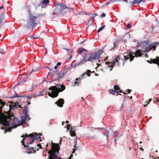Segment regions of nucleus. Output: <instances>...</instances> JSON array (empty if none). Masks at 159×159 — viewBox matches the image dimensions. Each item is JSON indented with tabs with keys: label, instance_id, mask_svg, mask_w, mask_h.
I'll return each mask as SVG.
<instances>
[{
	"label": "nucleus",
	"instance_id": "nucleus-1",
	"mask_svg": "<svg viewBox=\"0 0 159 159\" xmlns=\"http://www.w3.org/2000/svg\"><path fill=\"white\" fill-rule=\"evenodd\" d=\"M158 43L157 42H155L146 47L145 49L144 53H142L141 51L139 50H137L134 52L129 51L127 55H123L122 54L118 55L117 56H115L114 60H123V58H124V60H128V59L129 60H133L134 57H143L144 56L148 57V55L145 53V52H147L151 49H153L154 51L155 50L156 47Z\"/></svg>",
	"mask_w": 159,
	"mask_h": 159
},
{
	"label": "nucleus",
	"instance_id": "nucleus-2",
	"mask_svg": "<svg viewBox=\"0 0 159 159\" xmlns=\"http://www.w3.org/2000/svg\"><path fill=\"white\" fill-rule=\"evenodd\" d=\"M20 121L17 118H15L13 114L1 116L0 118V124L8 127L11 125L13 128H15L18 126L20 125Z\"/></svg>",
	"mask_w": 159,
	"mask_h": 159
},
{
	"label": "nucleus",
	"instance_id": "nucleus-3",
	"mask_svg": "<svg viewBox=\"0 0 159 159\" xmlns=\"http://www.w3.org/2000/svg\"><path fill=\"white\" fill-rule=\"evenodd\" d=\"M18 107V102L14 103L13 101H10L7 103L0 99V118L1 116L12 115L10 111Z\"/></svg>",
	"mask_w": 159,
	"mask_h": 159
},
{
	"label": "nucleus",
	"instance_id": "nucleus-4",
	"mask_svg": "<svg viewBox=\"0 0 159 159\" xmlns=\"http://www.w3.org/2000/svg\"><path fill=\"white\" fill-rule=\"evenodd\" d=\"M78 53L83 57V60L98 59L101 54L103 52V50H99L96 52L89 53L88 50L83 48H79L77 51Z\"/></svg>",
	"mask_w": 159,
	"mask_h": 159
},
{
	"label": "nucleus",
	"instance_id": "nucleus-5",
	"mask_svg": "<svg viewBox=\"0 0 159 159\" xmlns=\"http://www.w3.org/2000/svg\"><path fill=\"white\" fill-rule=\"evenodd\" d=\"M65 88V86L63 84H57L56 86L49 88V89L52 91L51 93L49 92L48 95L52 98L56 97L58 96L59 93L62 92Z\"/></svg>",
	"mask_w": 159,
	"mask_h": 159
},
{
	"label": "nucleus",
	"instance_id": "nucleus-6",
	"mask_svg": "<svg viewBox=\"0 0 159 159\" xmlns=\"http://www.w3.org/2000/svg\"><path fill=\"white\" fill-rule=\"evenodd\" d=\"M55 11L58 14L65 15L67 12H70L74 10V8H69L66 6L62 4L57 3L55 5Z\"/></svg>",
	"mask_w": 159,
	"mask_h": 159
},
{
	"label": "nucleus",
	"instance_id": "nucleus-7",
	"mask_svg": "<svg viewBox=\"0 0 159 159\" xmlns=\"http://www.w3.org/2000/svg\"><path fill=\"white\" fill-rule=\"evenodd\" d=\"M68 70V69H66L62 72H60L59 73L57 74L54 78L55 80H59L61 79L66 75V73Z\"/></svg>",
	"mask_w": 159,
	"mask_h": 159
},
{
	"label": "nucleus",
	"instance_id": "nucleus-8",
	"mask_svg": "<svg viewBox=\"0 0 159 159\" xmlns=\"http://www.w3.org/2000/svg\"><path fill=\"white\" fill-rule=\"evenodd\" d=\"M28 136H29V138H28V139L29 141H31V142L29 143L30 144H31L34 143L35 140L34 139L37 137L38 135L36 133H34L30 134L28 135Z\"/></svg>",
	"mask_w": 159,
	"mask_h": 159
},
{
	"label": "nucleus",
	"instance_id": "nucleus-9",
	"mask_svg": "<svg viewBox=\"0 0 159 159\" xmlns=\"http://www.w3.org/2000/svg\"><path fill=\"white\" fill-rule=\"evenodd\" d=\"M64 103V100L63 99H59L55 103L57 104L58 106L60 107H62Z\"/></svg>",
	"mask_w": 159,
	"mask_h": 159
},
{
	"label": "nucleus",
	"instance_id": "nucleus-10",
	"mask_svg": "<svg viewBox=\"0 0 159 159\" xmlns=\"http://www.w3.org/2000/svg\"><path fill=\"white\" fill-rule=\"evenodd\" d=\"M115 61H111V62H108V61H107L106 62V64L108 66L110 67H111V68L110 69V70H111L113 68V67L114 65V64L116 62H118V60H114Z\"/></svg>",
	"mask_w": 159,
	"mask_h": 159
},
{
	"label": "nucleus",
	"instance_id": "nucleus-11",
	"mask_svg": "<svg viewBox=\"0 0 159 159\" xmlns=\"http://www.w3.org/2000/svg\"><path fill=\"white\" fill-rule=\"evenodd\" d=\"M79 79L81 80V79L80 78L79 79L76 78L75 79V81L72 83V85L74 86H78L80 83V81H79Z\"/></svg>",
	"mask_w": 159,
	"mask_h": 159
},
{
	"label": "nucleus",
	"instance_id": "nucleus-12",
	"mask_svg": "<svg viewBox=\"0 0 159 159\" xmlns=\"http://www.w3.org/2000/svg\"><path fill=\"white\" fill-rule=\"evenodd\" d=\"M23 111L25 113V117H26V119H28V120H30V118L29 117V115L27 113L28 110L27 109L26 106H25L24 107V109H23Z\"/></svg>",
	"mask_w": 159,
	"mask_h": 159
},
{
	"label": "nucleus",
	"instance_id": "nucleus-13",
	"mask_svg": "<svg viewBox=\"0 0 159 159\" xmlns=\"http://www.w3.org/2000/svg\"><path fill=\"white\" fill-rule=\"evenodd\" d=\"M109 92L110 94H111L112 95H116V96H118L119 94L120 95H121L120 94H119V92L117 91V92L115 90H113V89H110L109 90Z\"/></svg>",
	"mask_w": 159,
	"mask_h": 159
},
{
	"label": "nucleus",
	"instance_id": "nucleus-14",
	"mask_svg": "<svg viewBox=\"0 0 159 159\" xmlns=\"http://www.w3.org/2000/svg\"><path fill=\"white\" fill-rule=\"evenodd\" d=\"M147 61L150 64L152 63L157 64L158 66H159V60H147Z\"/></svg>",
	"mask_w": 159,
	"mask_h": 159
},
{
	"label": "nucleus",
	"instance_id": "nucleus-15",
	"mask_svg": "<svg viewBox=\"0 0 159 159\" xmlns=\"http://www.w3.org/2000/svg\"><path fill=\"white\" fill-rule=\"evenodd\" d=\"M37 24L33 20H30L29 22L28 25L31 27L35 26Z\"/></svg>",
	"mask_w": 159,
	"mask_h": 159
},
{
	"label": "nucleus",
	"instance_id": "nucleus-16",
	"mask_svg": "<svg viewBox=\"0 0 159 159\" xmlns=\"http://www.w3.org/2000/svg\"><path fill=\"white\" fill-rule=\"evenodd\" d=\"M5 18L3 16H0V27L2 26L4 23L5 21Z\"/></svg>",
	"mask_w": 159,
	"mask_h": 159
},
{
	"label": "nucleus",
	"instance_id": "nucleus-17",
	"mask_svg": "<svg viewBox=\"0 0 159 159\" xmlns=\"http://www.w3.org/2000/svg\"><path fill=\"white\" fill-rule=\"evenodd\" d=\"M102 134L104 135L106 137L107 140H108V134H109L108 131L104 129L102 131Z\"/></svg>",
	"mask_w": 159,
	"mask_h": 159
},
{
	"label": "nucleus",
	"instance_id": "nucleus-18",
	"mask_svg": "<svg viewBox=\"0 0 159 159\" xmlns=\"http://www.w3.org/2000/svg\"><path fill=\"white\" fill-rule=\"evenodd\" d=\"M98 15L97 13L94 14L89 20V22H91L92 23L93 22L96 16Z\"/></svg>",
	"mask_w": 159,
	"mask_h": 159
},
{
	"label": "nucleus",
	"instance_id": "nucleus-19",
	"mask_svg": "<svg viewBox=\"0 0 159 159\" xmlns=\"http://www.w3.org/2000/svg\"><path fill=\"white\" fill-rule=\"evenodd\" d=\"M27 120L26 119H25V117L24 116H21V120L20 121V125H22L24 123H25L26 120Z\"/></svg>",
	"mask_w": 159,
	"mask_h": 159
},
{
	"label": "nucleus",
	"instance_id": "nucleus-20",
	"mask_svg": "<svg viewBox=\"0 0 159 159\" xmlns=\"http://www.w3.org/2000/svg\"><path fill=\"white\" fill-rule=\"evenodd\" d=\"M91 72V71L89 70H87V71L84 74H83L82 76H81L82 78H84V75H87L88 76H90V73Z\"/></svg>",
	"mask_w": 159,
	"mask_h": 159
},
{
	"label": "nucleus",
	"instance_id": "nucleus-21",
	"mask_svg": "<svg viewBox=\"0 0 159 159\" xmlns=\"http://www.w3.org/2000/svg\"><path fill=\"white\" fill-rule=\"evenodd\" d=\"M75 129H74L72 128H71V130L70 132V134L71 136H75V133L74 131Z\"/></svg>",
	"mask_w": 159,
	"mask_h": 159
},
{
	"label": "nucleus",
	"instance_id": "nucleus-22",
	"mask_svg": "<svg viewBox=\"0 0 159 159\" xmlns=\"http://www.w3.org/2000/svg\"><path fill=\"white\" fill-rule=\"evenodd\" d=\"M32 150H34V148H28L27 151V152L29 154L31 153L32 152Z\"/></svg>",
	"mask_w": 159,
	"mask_h": 159
},
{
	"label": "nucleus",
	"instance_id": "nucleus-23",
	"mask_svg": "<svg viewBox=\"0 0 159 159\" xmlns=\"http://www.w3.org/2000/svg\"><path fill=\"white\" fill-rule=\"evenodd\" d=\"M139 0H134L133 2H130V3L132 5H133V4H135V3H137L139 4Z\"/></svg>",
	"mask_w": 159,
	"mask_h": 159
},
{
	"label": "nucleus",
	"instance_id": "nucleus-24",
	"mask_svg": "<svg viewBox=\"0 0 159 159\" xmlns=\"http://www.w3.org/2000/svg\"><path fill=\"white\" fill-rule=\"evenodd\" d=\"M39 95V94H37L36 93L31 95H30L29 97L28 98H35L37 96H38Z\"/></svg>",
	"mask_w": 159,
	"mask_h": 159
},
{
	"label": "nucleus",
	"instance_id": "nucleus-25",
	"mask_svg": "<svg viewBox=\"0 0 159 159\" xmlns=\"http://www.w3.org/2000/svg\"><path fill=\"white\" fill-rule=\"evenodd\" d=\"M114 90L116 92L118 90L120 89V88H119L118 86L116 85H115L114 86Z\"/></svg>",
	"mask_w": 159,
	"mask_h": 159
},
{
	"label": "nucleus",
	"instance_id": "nucleus-26",
	"mask_svg": "<svg viewBox=\"0 0 159 159\" xmlns=\"http://www.w3.org/2000/svg\"><path fill=\"white\" fill-rule=\"evenodd\" d=\"M49 2V0H43L42 2V4L47 5Z\"/></svg>",
	"mask_w": 159,
	"mask_h": 159
},
{
	"label": "nucleus",
	"instance_id": "nucleus-27",
	"mask_svg": "<svg viewBox=\"0 0 159 159\" xmlns=\"http://www.w3.org/2000/svg\"><path fill=\"white\" fill-rule=\"evenodd\" d=\"M105 27V25H103V26H102L101 27H100L98 29V31H97V32L98 33H99V32H100L101 31H102V30Z\"/></svg>",
	"mask_w": 159,
	"mask_h": 159
},
{
	"label": "nucleus",
	"instance_id": "nucleus-28",
	"mask_svg": "<svg viewBox=\"0 0 159 159\" xmlns=\"http://www.w3.org/2000/svg\"><path fill=\"white\" fill-rule=\"evenodd\" d=\"M20 97V96H18L17 93L16 92L15 93V94L12 97H10V98H12L16 97Z\"/></svg>",
	"mask_w": 159,
	"mask_h": 159
},
{
	"label": "nucleus",
	"instance_id": "nucleus-29",
	"mask_svg": "<svg viewBox=\"0 0 159 159\" xmlns=\"http://www.w3.org/2000/svg\"><path fill=\"white\" fill-rule=\"evenodd\" d=\"M83 61H82V60L81 61H80L79 62L76 64L75 65V66H78L82 64H83Z\"/></svg>",
	"mask_w": 159,
	"mask_h": 159
},
{
	"label": "nucleus",
	"instance_id": "nucleus-30",
	"mask_svg": "<svg viewBox=\"0 0 159 159\" xmlns=\"http://www.w3.org/2000/svg\"><path fill=\"white\" fill-rule=\"evenodd\" d=\"M65 49L66 50L68 51V52L69 53H72L73 52V50L72 49Z\"/></svg>",
	"mask_w": 159,
	"mask_h": 159
},
{
	"label": "nucleus",
	"instance_id": "nucleus-31",
	"mask_svg": "<svg viewBox=\"0 0 159 159\" xmlns=\"http://www.w3.org/2000/svg\"><path fill=\"white\" fill-rule=\"evenodd\" d=\"M76 142H75V145L74 146V149H73V151L72 152V153H74V152H75L76 150V149L75 148V147H76Z\"/></svg>",
	"mask_w": 159,
	"mask_h": 159
},
{
	"label": "nucleus",
	"instance_id": "nucleus-32",
	"mask_svg": "<svg viewBox=\"0 0 159 159\" xmlns=\"http://www.w3.org/2000/svg\"><path fill=\"white\" fill-rule=\"evenodd\" d=\"M29 136H28V135H27V134H25V136H24V135H22L21 136V137L23 138H25V139L26 138H29Z\"/></svg>",
	"mask_w": 159,
	"mask_h": 159
},
{
	"label": "nucleus",
	"instance_id": "nucleus-33",
	"mask_svg": "<svg viewBox=\"0 0 159 159\" xmlns=\"http://www.w3.org/2000/svg\"><path fill=\"white\" fill-rule=\"evenodd\" d=\"M37 18V17H35L34 16L30 17V20H33L34 21V20Z\"/></svg>",
	"mask_w": 159,
	"mask_h": 159
},
{
	"label": "nucleus",
	"instance_id": "nucleus-34",
	"mask_svg": "<svg viewBox=\"0 0 159 159\" xmlns=\"http://www.w3.org/2000/svg\"><path fill=\"white\" fill-rule=\"evenodd\" d=\"M5 53L4 50L1 48H0V53L4 54Z\"/></svg>",
	"mask_w": 159,
	"mask_h": 159
},
{
	"label": "nucleus",
	"instance_id": "nucleus-35",
	"mask_svg": "<svg viewBox=\"0 0 159 159\" xmlns=\"http://www.w3.org/2000/svg\"><path fill=\"white\" fill-rule=\"evenodd\" d=\"M131 27V24L129 23L126 26V28L127 29H129Z\"/></svg>",
	"mask_w": 159,
	"mask_h": 159
},
{
	"label": "nucleus",
	"instance_id": "nucleus-36",
	"mask_svg": "<svg viewBox=\"0 0 159 159\" xmlns=\"http://www.w3.org/2000/svg\"><path fill=\"white\" fill-rule=\"evenodd\" d=\"M116 1H114V0H111L107 2V5L110 4L112 2H113Z\"/></svg>",
	"mask_w": 159,
	"mask_h": 159
},
{
	"label": "nucleus",
	"instance_id": "nucleus-37",
	"mask_svg": "<svg viewBox=\"0 0 159 159\" xmlns=\"http://www.w3.org/2000/svg\"><path fill=\"white\" fill-rule=\"evenodd\" d=\"M105 16H106V14H105V13H103L101 15V16L100 17H101V18H103V17H105Z\"/></svg>",
	"mask_w": 159,
	"mask_h": 159
},
{
	"label": "nucleus",
	"instance_id": "nucleus-38",
	"mask_svg": "<svg viewBox=\"0 0 159 159\" xmlns=\"http://www.w3.org/2000/svg\"><path fill=\"white\" fill-rule=\"evenodd\" d=\"M91 137L93 138H94V139H95V138H96L97 137H96V135L95 134L94 135H92Z\"/></svg>",
	"mask_w": 159,
	"mask_h": 159
},
{
	"label": "nucleus",
	"instance_id": "nucleus-39",
	"mask_svg": "<svg viewBox=\"0 0 159 159\" xmlns=\"http://www.w3.org/2000/svg\"><path fill=\"white\" fill-rule=\"evenodd\" d=\"M29 143H26L27 144H28L27 145H24V148L26 147L27 148H29L28 144H30Z\"/></svg>",
	"mask_w": 159,
	"mask_h": 159
},
{
	"label": "nucleus",
	"instance_id": "nucleus-40",
	"mask_svg": "<svg viewBox=\"0 0 159 159\" xmlns=\"http://www.w3.org/2000/svg\"><path fill=\"white\" fill-rule=\"evenodd\" d=\"M37 146L39 147L40 149H42V146L40 144H37Z\"/></svg>",
	"mask_w": 159,
	"mask_h": 159
},
{
	"label": "nucleus",
	"instance_id": "nucleus-41",
	"mask_svg": "<svg viewBox=\"0 0 159 159\" xmlns=\"http://www.w3.org/2000/svg\"><path fill=\"white\" fill-rule=\"evenodd\" d=\"M84 12L83 11H80L77 15H81L82 14H84Z\"/></svg>",
	"mask_w": 159,
	"mask_h": 159
},
{
	"label": "nucleus",
	"instance_id": "nucleus-42",
	"mask_svg": "<svg viewBox=\"0 0 159 159\" xmlns=\"http://www.w3.org/2000/svg\"><path fill=\"white\" fill-rule=\"evenodd\" d=\"M150 60H159V56L158 57H156V58L155 59H150Z\"/></svg>",
	"mask_w": 159,
	"mask_h": 159
},
{
	"label": "nucleus",
	"instance_id": "nucleus-43",
	"mask_svg": "<svg viewBox=\"0 0 159 159\" xmlns=\"http://www.w3.org/2000/svg\"><path fill=\"white\" fill-rule=\"evenodd\" d=\"M148 102H146L145 103V104L144 105V107H146L147 105L148 104Z\"/></svg>",
	"mask_w": 159,
	"mask_h": 159
},
{
	"label": "nucleus",
	"instance_id": "nucleus-44",
	"mask_svg": "<svg viewBox=\"0 0 159 159\" xmlns=\"http://www.w3.org/2000/svg\"><path fill=\"white\" fill-rule=\"evenodd\" d=\"M113 45H114V47H113L114 48H115V47H116L117 46L116 42H115L114 43Z\"/></svg>",
	"mask_w": 159,
	"mask_h": 159
},
{
	"label": "nucleus",
	"instance_id": "nucleus-45",
	"mask_svg": "<svg viewBox=\"0 0 159 159\" xmlns=\"http://www.w3.org/2000/svg\"><path fill=\"white\" fill-rule=\"evenodd\" d=\"M114 1H125L126 2H127L128 0H114Z\"/></svg>",
	"mask_w": 159,
	"mask_h": 159
},
{
	"label": "nucleus",
	"instance_id": "nucleus-46",
	"mask_svg": "<svg viewBox=\"0 0 159 159\" xmlns=\"http://www.w3.org/2000/svg\"><path fill=\"white\" fill-rule=\"evenodd\" d=\"M61 65V63L60 62H58L57 64V66H59Z\"/></svg>",
	"mask_w": 159,
	"mask_h": 159
},
{
	"label": "nucleus",
	"instance_id": "nucleus-47",
	"mask_svg": "<svg viewBox=\"0 0 159 159\" xmlns=\"http://www.w3.org/2000/svg\"><path fill=\"white\" fill-rule=\"evenodd\" d=\"M127 91L128 92V93H130V92L132 91V90L130 89H127Z\"/></svg>",
	"mask_w": 159,
	"mask_h": 159
},
{
	"label": "nucleus",
	"instance_id": "nucleus-48",
	"mask_svg": "<svg viewBox=\"0 0 159 159\" xmlns=\"http://www.w3.org/2000/svg\"><path fill=\"white\" fill-rule=\"evenodd\" d=\"M156 102H159V98H158L156 99Z\"/></svg>",
	"mask_w": 159,
	"mask_h": 159
},
{
	"label": "nucleus",
	"instance_id": "nucleus-49",
	"mask_svg": "<svg viewBox=\"0 0 159 159\" xmlns=\"http://www.w3.org/2000/svg\"><path fill=\"white\" fill-rule=\"evenodd\" d=\"M70 125H67V129H70Z\"/></svg>",
	"mask_w": 159,
	"mask_h": 159
},
{
	"label": "nucleus",
	"instance_id": "nucleus-50",
	"mask_svg": "<svg viewBox=\"0 0 159 159\" xmlns=\"http://www.w3.org/2000/svg\"><path fill=\"white\" fill-rule=\"evenodd\" d=\"M25 139V138H24L22 139V141H21V143H24Z\"/></svg>",
	"mask_w": 159,
	"mask_h": 159
},
{
	"label": "nucleus",
	"instance_id": "nucleus-51",
	"mask_svg": "<svg viewBox=\"0 0 159 159\" xmlns=\"http://www.w3.org/2000/svg\"><path fill=\"white\" fill-rule=\"evenodd\" d=\"M145 1V0H139V3L141 2H144Z\"/></svg>",
	"mask_w": 159,
	"mask_h": 159
},
{
	"label": "nucleus",
	"instance_id": "nucleus-52",
	"mask_svg": "<svg viewBox=\"0 0 159 159\" xmlns=\"http://www.w3.org/2000/svg\"><path fill=\"white\" fill-rule=\"evenodd\" d=\"M19 107L20 108H22V107L21 106V105L19 104L18 103V107Z\"/></svg>",
	"mask_w": 159,
	"mask_h": 159
},
{
	"label": "nucleus",
	"instance_id": "nucleus-53",
	"mask_svg": "<svg viewBox=\"0 0 159 159\" xmlns=\"http://www.w3.org/2000/svg\"><path fill=\"white\" fill-rule=\"evenodd\" d=\"M48 144H47L46 145V148H45V149L47 151H48V149L47 148H48Z\"/></svg>",
	"mask_w": 159,
	"mask_h": 159
},
{
	"label": "nucleus",
	"instance_id": "nucleus-54",
	"mask_svg": "<svg viewBox=\"0 0 159 159\" xmlns=\"http://www.w3.org/2000/svg\"><path fill=\"white\" fill-rule=\"evenodd\" d=\"M62 139L61 138L60 140V143H59V144H61V143L62 142Z\"/></svg>",
	"mask_w": 159,
	"mask_h": 159
},
{
	"label": "nucleus",
	"instance_id": "nucleus-55",
	"mask_svg": "<svg viewBox=\"0 0 159 159\" xmlns=\"http://www.w3.org/2000/svg\"><path fill=\"white\" fill-rule=\"evenodd\" d=\"M84 14H85V15H91V14H88L87 13L85 12H84Z\"/></svg>",
	"mask_w": 159,
	"mask_h": 159
},
{
	"label": "nucleus",
	"instance_id": "nucleus-56",
	"mask_svg": "<svg viewBox=\"0 0 159 159\" xmlns=\"http://www.w3.org/2000/svg\"><path fill=\"white\" fill-rule=\"evenodd\" d=\"M57 67H57V66H54V69H56H56H57Z\"/></svg>",
	"mask_w": 159,
	"mask_h": 159
},
{
	"label": "nucleus",
	"instance_id": "nucleus-57",
	"mask_svg": "<svg viewBox=\"0 0 159 159\" xmlns=\"http://www.w3.org/2000/svg\"><path fill=\"white\" fill-rule=\"evenodd\" d=\"M72 57V56L71 55L70 56V57H69V59L70 60L71 59V58Z\"/></svg>",
	"mask_w": 159,
	"mask_h": 159
},
{
	"label": "nucleus",
	"instance_id": "nucleus-58",
	"mask_svg": "<svg viewBox=\"0 0 159 159\" xmlns=\"http://www.w3.org/2000/svg\"><path fill=\"white\" fill-rule=\"evenodd\" d=\"M39 139H41V137L39 136H38V137H37V140H38Z\"/></svg>",
	"mask_w": 159,
	"mask_h": 159
},
{
	"label": "nucleus",
	"instance_id": "nucleus-59",
	"mask_svg": "<svg viewBox=\"0 0 159 159\" xmlns=\"http://www.w3.org/2000/svg\"><path fill=\"white\" fill-rule=\"evenodd\" d=\"M152 100V98H150L149 99V102H150Z\"/></svg>",
	"mask_w": 159,
	"mask_h": 159
},
{
	"label": "nucleus",
	"instance_id": "nucleus-60",
	"mask_svg": "<svg viewBox=\"0 0 159 159\" xmlns=\"http://www.w3.org/2000/svg\"><path fill=\"white\" fill-rule=\"evenodd\" d=\"M114 141H115V144H116L117 143L116 142V139H115Z\"/></svg>",
	"mask_w": 159,
	"mask_h": 159
},
{
	"label": "nucleus",
	"instance_id": "nucleus-61",
	"mask_svg": "<svg viewBox=\"0 0 159 159\" xmlns=\"http://www.w3.org/2000/svg\"><path fill=\"white\" fill-rule=\"evenodd\" d=\"M5 129L4 127L3 126L1 128V129L2 130H3L4 129Z\"/></svg>",
	"mask_w": 159,
	"mask_h": 159
},
{
	"label": "nucleus",
	"instance_id": "nucleus-62",
	"mask_svg": "<svg viewBox=\"0 0 159 159\" xmlns=\"http://www.w3.org/2000/svg\"><path fill=\"white\" fill-rule=\"evenodd\" d=\"M3 6H1V7H0V10L3 8Z\"/></svg>",
	"mask_w": 159,
	"mask_h": 159
},
{
	"label": "nucleus",
	"instance_id": "nucleus-63",
	"mask_svg": "<svg viewBox=\"0 0 159 159\" xmlns=\"http://www.w3.org/2000/svg\"><path fill=\"white\" fill-rule=\"evenodd\" d=\"M140 45V44H139L138 45H137L136 46V47H138Z\"/></svg>",
	"mask_w": 159,
	"mask_h": 159
},
{
	"label": "nucleus",
	"instance_id": "nucleus-64",
	"mask_svg": "<svg viewBox=\"0 0 159 159\" xmlns=\"http://www.w3.org/2000/svg\"><path fill=\"white\" fill-rule=\"evenodd\" d=\"M140 149L142 151L143 150V149L141 148H140Z\"/></svg>",
	"mask_w": 159,
	"mask_h": 159
}]
</instances>
